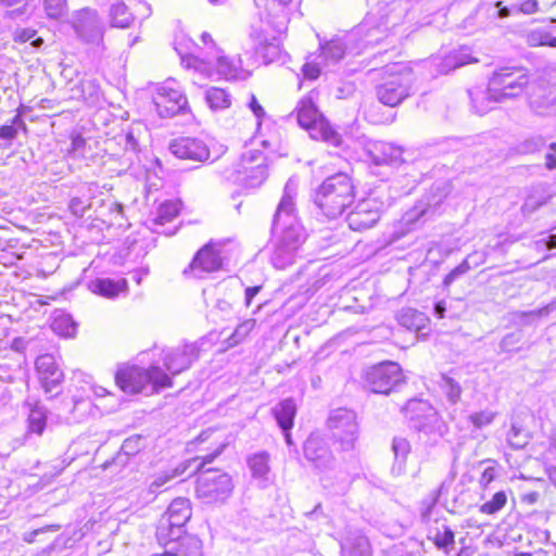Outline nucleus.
<instances>
[{"instance_id":"nucleus-31","label":"nucleus","mask_w":556,"mask_h":556,"mask_svg":"<svg viewBox=\"0 0 556 556\" xmlns=\"http://www.w3.org/2000/svg\"><path fill=\"white\" fill-rule=\"evenodd\" d=\"M397 320L401 326L415 332H421L429 323L426 314L410 307L403 308L397 315Z\"/></svg>"},{"instance_id":"nucleus-57","label":"nucleus","mask_w":556,"mask_h":556,"mask_svg":"<svg viewBox=\"0 0 556 556\" xmlns=\"http://www.w3.org/2000/svg\"><path fill=\"white\" fill-rule=\"evenodd\" d=\"M496 414L492 410L485 409L469 415L468 419L477 429H482L491 425Z\"/></svg>"},{"instance_id":"nucleus-40","label":"nucleus","mask_w":556,"mask_h":556,"mask_svg":"<svg viewBox=\"0 0 556 556\" xmlns=\"http://www.w3.org/2000/svg\"><path fill=\"white\" fill-rule=\"evenodd\" d=\"M269 455L266 452L254 454L248 459L252 476L256 479L267 480L269 473Z\"/></svg>"},{"instance_id":"nucleus-56","label":"nucleus","mask_w":556,"mask_h":556,"mask_svg":"<svg viewBox=\"0 0 556 556\" xmlns=\"http://www.w3.org/2000/svg\"><path fill=\"white\" fill-rule=\"evenodd\" d=\"M144 445L146 439L140 434H135L124 440L121 450L126 455H136Z\"/></svg>"},{"instance_id":"nucleus-18","label":"nucleus","mask_w":556,"mask_h":556,"mask_svg":"<svg viewBox=\"0 0 556 556\" xmlns=\"http://www.w3.org/2000/svg\"><path fill=\"white\" fill-rule=\"evenodd\" d=\"M199 357L195 343L163 350V365L172 376H177L189 369Z\"/></svg>"},{"instance_id":"nucleus-52","label":"nucleus","mask_w":556,"mask_h":556,"mask_svg":"<svg viewBox=\"0 0 556 556\" xmlns=\"http://www.w3.org/2000/svg\"><path fill=\"white\" fill-rule=\"evenodd\" d=\"M43 8L49 18L62 17L67 9L66 0H43Z\"/></svg>"},{"instance_id":"nucleus-20","label":"nucleus","mask_w":556,"mask_h":556,"mask_svg":"<svg viewBox=\"0 0 556 556\" xmlns=\"http://www.w3.org/2000/svg\"><path fill=\"white\" fill-rule=\"evenodd\" d=\"M169 151L178 159L203 162L208 159L207 146L198 138L180 137L172 140Z\"/></svg>"},{"instance_id":"nucleus-24","label":"nucleus","mask_w":556,"mask_h":556,"mask_svg":"<svg viewBox=\"0 0 556 556\" xmlns=\"http://www.w3.org/2000/svg\"><path fill=\"white\" fill-rule=\"evenodd\" d=\"M180 205L177 201H165L161 203L155 215L148 220L149 228L156 233L166 236L174 235L176 230L165 228L166 224L172 223L179 214Z\"/></svg>"},{"instance_id":"nucleus-55","label":"nucleus","mask_w":556,"mask_h":556,"mask_svg":"<svg viewBox=\"0 0 556 556\" xmlns=\"http://www.w3.org/2000/svg\"><path fill=\"white\" fill-rule=\"evenodd\" d=\"M268 155L258 150H250L242 154L240 168L248 170L249 166H255L258 163L266 164Z\"/></svg>"},{"instance_id":"nucleus-42","label":"nucleus","mask_w":556,"mask_h":556,"mask_svg":"<svg viewBox=\"0 0 556 556\" xmlns=\"http://www.w3.org/2000/svg\"><path fill=\"white\" fill-rule=\"evenodd\" d=\"M439 384L451 404L459 402L463 390L458 381L445 374H442Z\"/></svg>"},{"instance_id":"nucleus-27","label":"nucleus","mask_w":556,"mask_h":556,"mask_svg":"<svg viewBox=\"0 0 556 556\" xmlns=\"http://www.w3.org/2000/svg\"><path fill=\"white\" fill-rule=\"evenodd\" d=\"M174 556H202V542L194 535L181 534L173 539L167 545H163Z\"/></svg>"},{"instance_id":"nucleus-44","label":"nucleus","mask_w":556,"mask_h":556,"mask_svg":"<svg viewBox=\"0 0 556 556\" xmlns=\"http://www.w3.org/2000/svg\"><path fill=\"white\" fill-rule=\"evenodd\" d=\"M506 441L511 448L521 450L528 445L530 435L522 427L513 422L509 431L507 432Z\"/></svg>"},{"instance_id":"nucleus-48","label":"nucleus","mask_w":556,"mask_h":556,"mask_svg":"<svg viewBox=\"0 0 556 556\" xmlns=\"http://www.w3.org/2000/svg\"><path fill=\"white\" fill-rule=\"evenodd\" d=\"M51 327L63 337H73L76 333V324L68 315L54 317Z\"/></svg>"},{"instance_id":"nucleus-16","label":"nucleus","mask_w":556,"mask_h":556,"mask_svg":"<svg viewBox=\"0 0 556 556\" xmlns=\"http://www.w3.org/2000/svg\"><path fill=\"white\" fill-rule=\"evenodd\" d=\"M73 28L77 37L88 45L99 46L103 41L104 24L96 10L85 8L73 17Z\"/></svg>"},{"instance_id":"nucleus-17","label":"nucleus","mask_w":556,"mask_h":556,"mask_svg":"<svg viewBox=\"0 0 556 556\" xmlns=\"http://www.w3.org/2000/svg\"><path fill=\"white\" fill-rule=\"evenodd\" d=\"M529 104L539 115L556 113V80L539 79L531 85Z\"/></svg>"},{"instance_id":"nucleus-59","label":"nucleus","mask_w":556,"mask_h":556,"mask_svg":"<svg viewBox=\"0 0 556 556\" xmlns=\"http://www.w3.org/2000/svg\"><path fill=\"white\" fill-rule=\"evenodd\" d=\"M545 146V139L542 136L531 137L520 143L519 150L522 153H533Z\"/></svg>"},{"instance_id":"nucleus-37","label":"nucleus","mask_w":556,"mask_h":556,"mask_svg":"<svg viewBox=\"0 0 556 556\" xmlns=\"http://www.w3.org/2000/svg\"><path fill=\"white\" fill-rule=\"evenodd\" d=\"M205 102L213 111L225 110L231 105V96L223 88L211 87L205 91Z\"/></svg>"},{"instance_id":"nucleus-14","label":"nucleus","mask_w":556,"mask_h":556,"mask_svg":"<svg viewBox=\"0 0 556 556\" xmlns=\"http://www.w3.org/2000/svg\"><path fill=\"white\" fill-rule=\"evenodd\" d=\"M383 207V201L374 194L358 201L346 217L349 227L354 231L372 228L379 222Z\"/></svg>"},{"instance_id":"nucleus-47","label":"nucleus","mask_w":556,"mask_h":556,"mask_svg":"<svg viewBox=\"0 0 556 556\" xmlns=\"http://www.w3.org/2000/svg\"><path fill=\"white\" fill-rule=\"evenodd\" d=\"M80 97L93 104L99 100L100 97V86L98 81L93 78L83 79L79 84Z\"/></svg>"},{"instance_id":"nucleus-53","label":"nucleus","mask_w":556,"mask_h":556,"mask_svg":"<svg viewBox=\"0 0 556 556\" xmlns=\"http://www.w3.org/2000/svg\"><path fill=\"white\" fill-rule=\"evenodd\" d=\"M18 128L26 130V125L22 119L21 115H15L12 119L11 125H3L0 127V138L4 140L14 139L17 135Z\"/></svg>"},{"instance_id":"nucleus-32","label":"nucleus","mask_w":556,"mask_h":556,"mask_svg":"<svg viewBox=\"0 0 556 556\" xmlns=\"http://www.w3.org/2000/svg\"><path fill=\"white\" fill-rule=\"evenodd\" d=\"M556 305L554 303L547 304L539 309L529 312L514 311L509 313V320L511 324L518 327H526L533 325L539 318L547 316Z\"/></svg>"},{"instance_id":"nucleus-54","label":"nucleus","mask_w":556,"mask_h":556,"mask_svg":"<svg viewBox=\"0 0 556 556\" xmlns=\"http://www.w3.org/2000/svg\"><path fill=\"white\" fill-rule=\"evenodd\" d=\"M186 471V466L184 468H175L170 473L164 472L157 476L150 484L149 491L150 493H157L159 490L164 486L169 480L181 476Z\"/></svg>"},{"instance_id":"nucleus-34","label":"nucleus","mask_w":556,"mask_h":556,"mask_svg":"<svg viewBox=\"0 0 556 556\" xmlns=\"http://www.w3.org/2000/svg\"><path fill=\"white\" fill-rule=\"evenodd\" d=\"M68 405L72 406L70 413L72 415V419L75 422H80L88 416L92 410V402L90 396L84 394L83 391L80 393H76L72 396Z\"/></svg>"},{"instance_id":"nucleus-45","label":"nucleus","mask_w":556,"mask_h":556,"mask_svg":"<svg viewBox=\"0 0 556 556\" xmlns=\"http://www.w3.org/2000/svg\"><path fill=\"white\" fill-rule=\"evenodd\" d=\"M345 47L339 40H331L321 47V58L327 63H337L344 58Z\"/></svg>"},{"instance_id":"nucleus-9","label":"nucleus","mask_w":556,"mask_h":556,"mask_svg":"<svg viewBox=\"0 0 556 556\" xmlns=\"http://www.w3.org/2000/svg\"><path fill=\"white\" fill-rule=\"evenodd\" d=\"M388 72L390 76L376 87V96L382 104L393 108L410 94L413 73L403 64H393Z\"/></svg>"},{"instance_id":"nucleus-6","label":"nucleus","mask_w":556,"mask_h":556,"mask_svg":"<svg viewBox=\"0 0 556 556\" xmlns=\"http://www.w3.org/2000/svg\"><path fill=\"white\" fill-rule=\"evenodd\" d=\"M116 384L126 393L136 394L142 392L149 384L154 392L169 388L172 378L159 366L149 369L138 366L121 367L115 375Z\"/></svg>"},{"instance_id":"nucleus-64","label":"nucleus","mask_w":556,"mask_h":556,"mask_svg":"<svg viewBox=\"0 0 556 556\" xmlns=\"http://www.w3.org/2000/svg\"><path fill=\"white\" fill-rule=\"evenodd\" d=\"M552 38L553 37L546 33L534 31L529 35V43L531 46H551Z\"/></svg>"},{"instance_id":"nucleus-62","label":"nucleus","mask_w":556,"mask_h":556,"mask_svg":"<svg viewBox=\"0 0 556 556\" xmlns=\"http://www.w3.org/2000/svg\"><path fill=\"white\" fill-rule=\"evenodd\" d=\"M85 146L86 140L80 135L74 136L72 137L71 149L68 150V152L73 154L74 157H84Z\"/></svg>"},{"instance_id":"nucleus-12","label":"nucleus","mask_w":556,"mask_h":556,"mask_svg":"<svg viewBox=\"0 0 556 556\" xmlns=\"http://www.w3.org/2000/svg\"><path fill=\"white\" fill-rule=\"evenodd\" d=\"M405 384V377L397 363L386 362L368 368L364 375V387L369 392L390 394Z\"/></svg>"},{"instance_id":"nucleus-11","label":"nucleus","mask_w":556,"mask_h":556,"mask_svg":"<svg viewBox=\"0 0 556 556\" xmlns=\"http://www.w3.org/2000/svg\"><path fill=\"white\" fill-rule=\"evenodd\" d=\"M295 111L299 125L304 129L317 132L311 134L312 137L321 139L333 147L341 144L340 134L323 118L311 98L301 99Z\"/></svg>"},{"instance_id":"nucleus-58","label":"nucleus","mask_w":556,"mask_h":556,"mask_svg":"<svg viewBox=\"0 0 556 556\" xmlns=\"http://www.w3.org/2000/svg\"><path fill=\"white\" fill-rule=\"evenodd\" d=\"M469 257L463 260V262L456 266L454 269H452L444 278L443 286L445 288H448L455 280H457L459 277L464 276L466 273H468L471 268L469 264Z\"/></svg>"},{"instance_id":"nucleus-8","label":"nucleus","mask_w":556,"mask_h":556,"mask_svg":"<svg viewBox=\"0 0 556 556\" xmlns=\"http://www.w3.org/2000/svg\"><path fill=\"white\" fill-rule=\"evenodd\" d=\"M192 516L191 503L186 497H177L169 504L166 513L159 520L155 538L160 545H167L173 539L185 534L186 523Z\"/></svg>"},{"instance_id":"nucleus-3","label":"nucleus","mask_w":556,"mask_h":556,"mask_svg":"<svg viewBox=\"0 0 556 556\" xmlns=\"http://www.w3.org/2000/svg\"><path fill=\"white\" fill-rule=\"evenodd\" d=\"M219 454L220 450H217L195 459H201L197 466L201 472L197 479L195 494L204 504L224 503L233 491L232 479L228 473L215 468L204 469L205 465L212 463Z\"/></svg>"},{"instance_id":"nucleus-41","label":"nucleus","mask_w":556,"mask_h":556,"mask_svg":"<svg viewBox=\"0 0 556 556\" xmlns=\"http://www.w3.org/2000/svg\"><path fill=\"white\" fill-rule=\"evenodd\" d=\"M549 199V195H546L544 189L541 187L532 188L531 192L528 194L525 203L521 206V212L523 215H529L534 213L539 207L544 205Z\"/></svg>"},{"instance_id":"nucleus-61","label":"nucleus","mask_w":556,"mask_h":556,"mask_svg":"<svg viewBox=\"0 0 556 556\" xmlns=\"http://www.w3.org/2000/svg\"><path fill=\"white\" fill-rule=\"evenodd\" d=\"M453 53L456 58L458 67L478 62V60L471 55V50L468 47H462L460 49L453 51Z\"/></svg>"},{"instance_id":"nucleus-15","label":"nucleus","mask_w":556,"mask_h":556,"mask_svg":"<svg viewBox=\"0 0 556 556\" xmlns=\"http://www.w3.org/2000/svg\"><path fill=\"white\" fill-rule=\"evenodd\" d=\"M159 115L163 118L173 117L187 109V97L178 88L176 80L168 79L157 88L153 98Z\"/></svg>"},{"instance_id":"nucleus-43","label":"nucleus","mask_w":556,"mask_h":556,"mask_svg":"<svg viewBox=\"0 0 556 556\" xmlns=\"http://www.w3.org/2000/svg\"><path fill=\"white\" fill-rule=\"evenodd\" d=\"M433 543L439 548L448 553L454 548L455 545V533L454 531L447 527L446 525H442V530L437 529L435 533H433Z\"/></svg>"},{"instance_id":"nucleus-51","label":"nucleus","mask_w":556,"mask_h":556,"mask_svg":"<svg viewBox=\"0 0 556 556\" xmlns=\"http://www.w3.org/2000/svg\"><path fill=\"white\" fill-rule=\"evenodd\" d=\"M255 320L247 319L237 326L232 334L227 339L229 346H235L240 343L254 328Z\"/></svg>"},{"instance_id":"nucleus-30","label":"nucleus","mask_w":556,"mask_h":556,"mask_svg":"<svg viewBox=\"0 0 556 556\" xmlns=\"http://www.w3.org/2000/svg\"><path fill=\"white\" fill-rule=\"evenodd\" d=\"M271 410L282 431L293 428V421L296 415V404L293 399L289 397L280 401Z\"/></svg>"},{"instance_id":"nucleus-38","label":"nucleus","mask_w":556,"mask_h":556,"mask_svg":"<svg viewBox=\"0 0 556 556\" xmlns=\"http://www.w3.org/2000/svg\"><path fill=\"white\" fill-rule=\"evenodd\" d=\"M471 99L472 108L476 113L483 115L492 109V105L496 102L495 98L489 97V87L486 90L481 88H473L468 91Z\"/></svg>"},{"instance_id":"nucleus-10","label":"nucleus","mask_w":556,"mask_h":556,"mask_svg":"<svg viewBox=\"0 0 556 556\" xmlns=\"http://www.w3.org/2000/svg\"><path fill=\"white\" fill-rule=\"evenodd\" d=\"M528 83V73L523 67H501L489 79V97L497 101L516 98L523 92Z\"/></svg>"},{"instance_id":"nucleus-19","label":"nucleus","mask_w":556,"mask_h":556,"mask_svg":"<svg viewBox=\"0 0 556 556\" xmlns=\"http://www.w3.org/2000/svg\"><path fill=\"white\" fill-rule=\"evenodd\" d=\"M448 193L450 186L446 181L434 182L429 192L420 201V204L415 206V208L407 214L406 220L413 222L435 215Z\"/></svg>"},{"instance_id":"nucleus-46","label":"nucleus","mask_w":556,"mask_h":556,"mask_svg":"<svg viewBox=\"0 0 556 556\" xmlns=\"http://www.w3.org/2000/svg\"><path fill=\"white\" fill-rule=\"evenodd\" d=\"M507 504V494L505 491L496 492L490 501L483 503L479 510L485 515H495Z\"/></svg>"},{"instance_id":"nucleus-25","label":"nucleus","mask_w":556,"mask_h":556,"mask_svg":"<svg viewBox=\"0 0 556 556\" xmlns=\"http://www.w3.org/2000/svg\"><path fill=\"white\" fill-rule=\"evenodd\" d=\"M222 175L226 180L243 182L248 187H257L267 178V164L258 163L255 166H249L247 172L242 168L225 169Z\"/></svg>"},{"instance_id":"nucleus-1","label":"nucleus","mask_w":556,"mask_h":556,"mask_svg":"<svg viewBox=\"0 0 556 556\" xmlns=\"http://www.w3.org/2000/svg\"><path fill=\"white\" fill-rule=\"evenodd\" d=\"M296 190V184L289 179L273 217L271 232L276 242L271 263L278 269H285L295 262L306 238L295 208Z\"/></svg>"},{"instance_id":"nucleus-7","label":"nucleus","mask_w":556,"mask_h":556,"mask_svg":"<svg viewBox=\"0 0 556 556\" xmlns=\"http://www.w3.org/2000/svg\"><path fill=\"white\" fill-rule=\"evenodd\" d=\"M404 410L412 427L433 441L443 438L448 431L446 422L428 401L410 400Z\"/></svg>"},{"instance_id":"nucleus-49","label":"nucleus","mask_w":556,"mask_h":556,"mask_svg":"<svg viewBox=\"0 0 556 556\" xmlns=\"http://www.w3.org/2000/svg\"><path fill=\"white\" fill-rule=\"evenodd\" d=\"M37 30L33 28H17L13 33V40L18 43L30 41V45L38 49L43 45L41 37H36Z\"/></svg>"},{"instance_id":"nucleus-29","label":"nucleus","mask_w":556,"mask_h":556,"mask_svg":"<svg viewBox=\"0 0 556 556\" xmlns=\"http://www.w3.org/2000/svg\"><path fill=\"white\" fill-rule=\"evenodd\" d=\"M342 551L345 556H371L370 543L359 531L348 534L342 543Z\"/></svg>"},{"instance_id":"nucleus-21","label":"nucleus","mask_w":556,"mask_h":556,"mask_svg":"<svg viewBox=\"0 0 556 556\" xmlns=\"http://www.w3.org/2000/svg\"><path fill=\"white\" fill-rule=\"evenodd\" d=\"M36 371L46 393H51L64 378L63 371L51 354H42L35 362Z\"/></svg>"},{"instance_id":"nucleus-22","label":"nucleus","mask_w":556,"mask_h":556,"mask_svg":"<svg viewBox=\"0 0 556 556\" xmlns=\"http://www.w3.org/2000/svg\"><path fill=\"white\" fill-rule=\"evenodd\" d=\"M250 37L254 41L256 55L263 60L264 64L282 61V49L275 37L269 40L263 29L255 27H252Z\"/></svg>"},{"instance_id":"nucleus-28","label":"nucleus","mask_w":556,"mask_h":556,"mask_svg":"<svg viewBox=\"0 0 556 556\" xmlns=\"http://www.w3.org/2000/svg\"><path fill=\"white\" fill-rule=\"evenodd\" d=\"M127 288L126 279L97 278L89 282V290L103 298L113 299Z\"/></svg>"},{"instance_id":"nucleus-4","label":"nucleus","mask_w":556,"mask_h":556,"mask_svg":"<svg viewBox=\"0 0 556 556\" xmlns=\"http://www.w3.org/2000/svg\"><path fill=\"white\" fill-rule=\"evenodd\" d=\"M303 454L305 459L318 471L326 475L321 478V483L326 489H333L336 493H343L350 484V476L345 472H339L334 485L327 473L336 468V458L325 438L318 433H312L303 444Z\"/></svg>"},{"instance_id":"nucleus-35","label":"nucleus","mask_w":556,"mask_h":556,"mask_svg":"<svg viewBox=\"0 0 556 556\" xmlns=\"http://www.w3.org/2000/svg\"><path fill=\"white\" fill-rule=\"evenodd\" d=\"M0 4L8 9L5 17L11 20H24L33 14L30 0H0Z\"/></svg>"},{"instance_id":"nucleus-26","label":"nucleus","mask_w":556,"mask_h":556,"mask_svg":"<svg viewBox=\"0 0 556 556\" xmlns=\"http://www.w3.org/2000/svg\"><path fill=\"white\" fill-rule=\"evenodd\" d=\"M402 149L392 143L379 142L376 143L372 150L369 151L371 162L378 166L388 165L396 167L401 165L404 160L402 157Z\"/></svg>"},{"instance_id":"nucleus-33","label":"nucleus","mask_w":556,"mask_h":556,"mask_svg":"<svg viewBox=\"0 0 556 556\" xmlns=\"http://www.w3.org/2000/svg\"><path fill=\"white\" fill-rule=\"evenodd\" d=\"M29 407L28 431L41 435L46 429L48 410L40 402H26Z\"/></svg>"},{"instance_id":"nucleus-60","label":"nucleus","mask_w":556,"mask_h":556,"mask_svg":"<svg viewBox=\"0 0 556 556\" xmlns=\"http://www.w3.org/2000/svg\"><path fill=\"white\" fill-rule=\"evenodd\" d=\"M522 334L520 332H511L506 334L501 343L500 348L503 352H511L518 350L516 345L521 341Z\"/></svg>"},{"instance_id":"nucleus-5","label":"nucleus","mask_w":556,"mask_h":556,"mask_svg":"<svg viewBox=\"0 0 556 556\" xmlns=\"http://www.w3.org/2000/svg\"><path fill=\"white\" fill-rule=\"evenodd\" d=\"M405 12L400 1L378 3L377 8L366 15L361 26V30L366 31L365 43H379L388 31L403 23Z\"/></svg>"},{"instance_id":"nucleus-23","label":"nucleus","mask_w":556,"mask_h":556,"mask_svg":"<svg viewBox=\"0 0 556 556\" xmlns=\"http://www.w3.org/2000/svg\"><path fill=\"white\" fill-rule=\"evenodd\" d=\"M222 264L219 253L207 244L195 254L189 268L185 269L184 274L186 275L190 270L195 278H202L203 274L218 270Z\"/></svg>"},{"instance_id":"nucleus-36","label":"nucleus","mask_w":556,"mask_h":556,"mask_svg":"<svg viewBox=\"0 0 556 556\" xmlns=\"http://www.w3.org/2000/svg\"><path fill=\"white\" fill-rule=\"evenodd\" d=\"M216 73L226 80H232L240 77L242 73L241 62L227 56H218L216 60Z\"/></svg>"},{"instance_id":"nucleus-13","label":"nucleus","mask_w":556,"mask_h":556,"mask_svg":"<svg viewBox=\"0 0 556 556\" xmlns=\"http://www.w3.org/2000/svg\"><path fill=\"white\" fill-rule=\"evenodd\" d=\"M328 428L334 441L340 443L343 451L354 447L357 439V424L354 412L346 408H337L328 417Z\"/></svg>"},{"instance_id":"nucleus-50","label":"nucleus","mask_w":556,"mask_h":556,"mask_svg":"<svg viewBox=\"0 0 556 556\" xmlns=\"http://www.w3.org/2000/svg\"><path fill=\"white\" fill-rule=\"evenodd\" d=\"M392 451L395 456V462L401 467L410 453V443L406 438L395 437L392 442Z\"/></svg>"},{"instance_id":"nucleus-63","label":"nucleus","mask_w":556,"mask_h":556,"mask_svg":"<svg viewBox=\"0 0 556 556\" xmlns=\"http://www.w3.org/2000/svg\"><path fill=\"white\" fill-rule=\"evenodd\" d=\"M439 72L441 74H447L451 71H454L458 68L456 58L453 52L448 53L446 56H444L440 64H438Z\"/></svg>"},{"instance_id":"nucleus-2","label":"nucleus","mask_w":556,"mask_h":556,"mask_svg":"<svg viewBox=\"0 0 556 556\" xmlns=\"http://www.w3.org/2000/svg\"><path fill=\"white\" fill-rule=\"evenodd\" d=\"M313 203L328 219L341 216L355 200L352 177L338 172L327 177L313 192Z\"/></svg>"},{"instance_id":"nucleus-39","label":"nucleus","mask_w":556,"mask_h":556,"mask_svg":"<svg viewBox=\"0 0 556 556\" xmlns=\"http://www.w3.org/2000/svg\"><path fill=\"white\" fill-rule=\"evenodd\" d=\"M110 21L112 27L127 28L134 22V15L124 2H116L111 5Z\"/></svg>"}]
</instances>
